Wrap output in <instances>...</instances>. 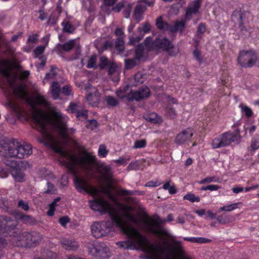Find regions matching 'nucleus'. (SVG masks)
<instances>
[{
    "label": "nucleus",
    "instance_id": "1",
    "mask_svg": "<svg viewBox=\"0 0 259 259\" xmlns=\"http://www.w3.org/2000/svg\"><path fill=\"white\" fill-rule=\"evenodd\" d=\"M13 91L18 97L22 100H25L26 102L30 105L33 109L32 114L33 121L36 125H39L42 130L45 131L47 123L51 121L50 116L45 111L36 107V106L38 104L48 105V102L44 97L38 94L35 98V100L31 98H27L28 94L26 90V85L23 83L20 84L17 87L14 88Z\"/></svg>",
    "mask_w": 259,
    "mask_h": 259
},
{
    "label": "nucleus",
    "instance_id": "2",
    "mask_svg": "<svg viewBox=\"0 0 259 259\" xmlns=\"http://www.w3.org/2000/svg\"><path fill=\"white\" fill-rule=\"evenodd\" d=\"M173 219V216L171 213L168 214L166 220H162L158 215H154L152 218H149V221L145 222V225L148 232L158 237H160L165 233L162 224L166 221L171 222Z\"/></svg>",
    "mask_w": 259,
    "mask_h": 259
},
{
    "label": "nucleus",
    "instance_id": "3",
    "mask_svg": "<svg viewBox=\"0 0 259 259\" xmlns=\"http://www.w3.org/2000/svg\"><path fill=\"white\" fill-rule=\"evenodd\" d=\"M21 239L17 240L18 246L31 248L38 245L44 239L43 235L36 231L24 232L21 235Z\"/></svg>",
    "mask_w": 259,
    "mask_h": 259
},
{
    "label": "nucleus",
    "instance_id": "4",
    "mask_svg": "<svg viewBox=\"0 0 259 259\" xmlns=\"http://www.w3.org/2000/svg\"><path fill=\"white\" fill-rule=\"evenodd\" d=\"M241 138L240 130L237 128L233 133L227 132L223 133L221 137L215 138L212 141V146L215 149L228 146L232 142L239 144L241 141Z\"/></svg>",
    "mask_w": 259,
    "mask_h": 259
},
{
    "label": "nucleus",
    "instance_id": "5",
    "mask_svg": "<svg viewBox=\"0 0 259 259\" xmlns=\"http://www.w3.org/2000/svg\"><path fill=\"white\" fill-rule=\"evenodd\" d=\"M257 60V56L252 50H241L237 57L238 64L243 68H251L253 66Z\"/></svg>",
    "mask_w": 259,
    "mask_h": 259
},
{
    "label": "nucleus",
    "instance_id": "6",
    "mask_svg": "<svg viewBox=\"0 0 259 259\" xmlns=\"http://www.w3.org/2000/svg\"><path fill=\"white\" fill-rule=\"evenodd\" d=\"M129 239L126 241L118 242L117 244L121 248L128 249L136 244L143 246L148 242L147 238L137 231L128 235Z\"/></svg>",
    "mask_w": 259,
    "mask_h": 259
},
{
    "label": "nucleus",
    "instance_id": "7",
    "mask_svg": "<svg viewBox=\"0 0 259 259\" xmlns=\"http://www.w3.org/2000/svg\"><path fill=\"white\" fill-rule=\"evenodd\" d=\"M154 44L156 49L162 50L170 56H176L180 52L179 48L174 46L172 42L166 37L162 39L156 38L154 40Z\"/></svg>",
    "mask_w": 259,
    "mask_h": 259
},
{
    "label": "nucleus",
    "instance_id": "8",
    "mask_svg": "<svg viewBox=\"0 0 259 259\" xmlns=\"http://www.w3.org/2000/svg\"><path fill=\"white\" fill-rule=\"evenodd\" d=\"M111 225L110 222H94L91 226V232L95 238L106 236L110 232Z\"/></svg>",
    "mask_w": 259,
    "mask_h": 259
},
{
    "label": "nucleus",
    "instance_id": "9",
    "mask_svg": "<svg viewBox=\"0 0 259 259\" xmlns=\"http://www.w3.org/2000/svg\"><path fill=\"white\" fill-rule=\"evenodd\" d=\"M11 153L12 157L23 159L32 153V146L30 144L22 145L18 142H15L13 152Z\"/></svg>",
    "mask_w": 259,
    "mask_h": 259
},
{
    "label": "nucleus",
    "instance_id": "10",
    "mask_svg": "<svg viewBox=\"0 0 259 259\" xmlns=\"http://www.w3.org/2000/svg\"><path fill=\"white\" fill-rule=\"evenodd\" d=\"M185 255V251L181 242L174 240L171 245V248L167 251L165 250V254L163 255V259H176L175 256L179 258H182Z\"/></svg>",
    "mask_w": 259,
    "mask_h": 259
},
{
    "label": "nucleus",
    "instance_id": "11",
    "mask_svg": "<svg viewBox=\"0 0 259 259\" xmlns=\"http://www.w3.org/2000/svg\"><path fill=\"white\" fill-rule=\"evenodd\" d=\"M150 95V90L147 86H143L136 91L131 90L127 96L128 102H132L134 100L140 102L144 99L148 98Z\"/></svg>",
    "mask_w": 259,
    "mask_h": 259
},
{
    "label": "nucleus",
    "instance_id": "12",
    "mask_svg": "<svg viewBox=\"0 0 259 259\" xmlns=\"http://www.w3.org/2000/svg\"><path fill=\"white\" fill-rule=\"evenodd\" d=\"M18 224V222L16 220L7 217L2 233L9 236H18L20 233L19 229L17 228Z\"/></svg>",
    "mask_w": 259,
    "mask_h": 259
},
{
    "label": "nucleus",
    "instance_id": "13",
    "mask_svg": "<svg viewBox=\"0 0 259 259\" xmlns=\"http://www.w3.org/2000/svg\"><path fill=\"white\" fill-rule=\"evenodd\" d=\"M91 252L98 259H106L110 256L109 249L103 242L93 245Z\"/></svg>",
    "mask_w": 259,
    "mask_h": 259
},
{
    "label": "nucleus",
    "instance_id": "14",
    "mask_svg": "<svg viewBox=\"0 0 259 259\" xmlns=\"http://www.w3.org/2000/svg\"><path fill=\"white\" fill-rule=\"evenodd\" d=\"M245 13L239 8L234 10L231 16V21L238 23V28L241 32L247 31V28L245 26Z\"/></svg>",
    "mask_w": 259,
    "mask_h": 259
},
{
    "label": "nucleus",
    "instance_id": "15",
    "mask_svg": "<svg viewBox=\"0 0 259 259\" xmlns=\"http://www.w3.org/2000/svg\"><path fill=\"white\" fill-rule=\"evenodd\" d=\"M50 118H51L50 117ZM51 121L47 123L46 131L42 130L39 125H37L40 129L43 132L44 134L49 136L48 132H47V125L48 124L52 123L54 127L57 130L60 134V136L64 140H67L68 139V130L67 127L66 123L63 121H59L58 122H54L52 119Z\"/></svg>",
    "mask_w": 259,
    "mask_h": 259
},
{
    "label": "nucleus",
    "instance_id": "16",
    "mask_svg": "<svg viewBox=\"0 0 259 259\" xmlns=\"http://www.w3.org/2000/svg\"><path fill=\"white\" fill-rule=\"evenodd\" d=\"M14 146L15 141L12 142L4 140L0 141V155L3 157L9 156L12 157L11 152H13Z\"/></svg>",
    "mask_w": 259,
    "mask_h": 259
},
{
    "label": "nucleus",
    "instance_id": "17",
    "mask_svg": "<svg viewBox=\"0 0 259 259\" xmlns=\"http://www.w3.org/2000/svg\"><path fill=\"white\" fill-rule=\"evenodd\" d=\"M192 131L191 128L189 127L179 133L175 138L176 143L182 145L190 140L193 135Z\"/></svg>",
    "mask_w": 259,
    "mask_h": 259
},
{
    "label": "nucleus",
    "instance_id": "18",
    "mask_svg": "<svg viewBox=\"0 0 259 259\" xmlns=\"http://www.w3.org/2000/svg\"><path fill=\"white\" fill-rule=\"evenodd\" d=\"M91 208L95 211L106 212L109 203L103 199H98L90 201Z\"/></svg>",
    "mask_w": 259,
    "mask_h": 259
},
{
    "label": "nucleus",
    "instance_id": "19",
    "mask_svg": "<svg viewBox=\"0 0 259 259\" xmlns=\"http://www.w3.org/2000/svg\"><path fill=\"white\" fill-rule=\"evenodd\" d=\"M86 99L93 107H97L100 101V94L98 89L93 88V92L87 95Z\"/></svg>",
    "mask_w": 259,
    "mask_h": 259
},
{
    "label": "nucleus",
    "instance_id": "20",
    "mask_svg": "<svg viewBox=\"0 0 259 259\" xmlns=\"http://www.w3.org/2000/svg\"><path fill=\"white\" fill-rule=\"evenodd\" d=\"M11 174L16 182L23 183L26 181L25 174L19 166L13 167Z\"/></svg>",
    "mask_w": 259,
    "mask_h": 259
},
{
    "label": "nucleus",
    "instance_id": "21",
    "mask_svg": "<svg viewBox=\"0 0 259 259\" xmlns=\"http://www.w3.org/2000/svg\"><path fill=\"white\" fill-rule=\"evenodd\" d=\"M75 45V39H71L64 44H58L55 47V50L58 53H61L62 52H68L73 48Z\"/></svg>",
    "mask_w": 259,
    "mask_h": 259
},
{
    "label": "nucleus",
    "instance_id": "22",
    "mask_svg": "<svg viewBox=\"0 0 259 259\" xmlns=\"http://www.w3.org/2000/svg\"><path fill=\"white\" fill-rule=\"evenodd\" d=\"M0 73L8 79L11 77L10 62L8 60L0 61Z\"/></svg>",
    "mask_w": 259,
    "mask_h": 259
},
{
    "label": "nucleus",
    "instance_id": "23",
    "mask_svg": "<svg viewBox=\"0 0 259 259\" xmlns=\"http://www.w3.org/2000/svg\"><path fill=\"white\" fill-rule=\"evenodd\" d=\"M16 217L24 223L28 225H32L36 223V220L35 218L29 215L25 214L21 212H18Z\"/></svg>",
    "mask_w": 259,
    "mask_h": 259
},
{
    "label": "nucleus",
    "instance_id": "24",
    "mask_svg": "<svg viewBox=\"0 0 259 259\" xmlns=\"http://www.w3.org/2000/svg\"><path fill=\"white\" fill-rule=\"evenodd\" d=\"M74 182L75 188L78 191L83 190L87 193L88 192V187L89 184L86 180L79 178H75L74 180Z\"/></svg>",
    "mask_w": 259,
    "mask_h": 259
},
{
    "label": "nucleus",
    "instance_id": "25",
    "mask_svg": "<svg viewBox=\"0 0 259 259\" xmlns=\"http://www.w3.org/2000/svg\"><path fill=\"white\" fill-rule=\"evenodd\" d=\"M147 10V7L142 4H138L134 10V18L139 22L143 19V15Z\"/></svg>",
    "mask_w": 259,
    "mask_h": 259
},
{
    "label": "nucleus",
    "instance_id": "26",
    "mask_svg": "<svg viewBox=\"0 0 259 259\" xmlns=\"http://www.w3.org/2000/svg\"><path fill=\"white\" fill-rule=\"evenodd\" d=\"M96 157L92 156L89 152H87L84 157L81 158L79 163L84 167H87L88 164L93 163L96 161Z\"/></svg>",
    "mask_w": 259,
    "mask_h": 259
},
{
    "label": "nucleus",
    "instance_id": "27",
    "mask_svg": "<svg viewBox=\"0 0 259 259\" xmlns=\"http://www.w3.org/2000/svg\"><path fill=\"white\" fill-rule=\"evenodd\" d=\"M99 168L101 171L104 172L103 177L105 180L109 181L112 179L111 168L109 166L101 164L99 166Z\"/></svg>",
    "mask_w": 259,
    "mask_h": 259
},
{
    "label": "nucleus",
    "instance_id": "28",
    "mask_svg": "<svg viewBox=\"0 0 259 259\" xmlns=\"http://www.w3.org/2000/svg\"><path fill=\"white\" fill-rule=\"evenodd\" d=\"M145 119L148 122L152 123H160L162 122L161 116H158L155 113H152L146 115Z\"/></svg>",
    "mask_w": 259,
    "mask_h": 259
},
{
    "label": "nucleus",
    "instance_id": "29",
    "mask_svg": "<svg viewBox=\"0 0 259 259\" xmlns=\"http://www.w3.org/2000/svg\"><path fill=\"white\" fill-rule=\"evenodd\" d=\"M217 220L220 224L225 225L233 222L235 218L233 216L223 214L217 217Z\"/></svg>",
    "mask_w": 259,
    "mask_h": 259
},
{
    "label": "nucleus",
    "instance_id": "30",
    "mask_svg": "<svg viewBox=\"0 0 259 259\" xmlns=\"http://www.w3.org/2000/svg\"><path fill=\"white\" fill-rule=\"evenodd\" d=\"M122 209L124 212V215L126 219L134 223H137V220L135 218V217L128 213L133 210L132 207L126 205H123Z\"/></svg>",
    "mask_w": 259,
    "mask_h": 259
},
{
    "label": "nucleus",
    "instance_id": "31",
    "mask_svg": "<svg viewBox=\"0 0 259 259\" xmlns=\"http://www.w3.org/2000/svg\"><path fill=\"white\" fill-rule=\"evenodd\" d=\"M130 88V85L126 84L125 87L123 88V89H120L119 90L117 91L116 92L117 96L121 99L126 98L127 101H128L127 96L129 95V93H127V92Z\"/></svg>",
    "mask_w": 259,
    "mask_h": 259
},
{
    "label": "nucleus",
    "instance_id": "32",
    "mask_svg": "<svg viewBox=\"0 0 259 259\" xmlns=\"http://www.w3.org/2000/svg\"><path fill=\"white\" fill-rule=\"evenodd\" d=\"M156 26L157 28L161 30H165L169 29V25L163 21L162 16H159L156 20Z\"/></svg>",
    "mask_w": 259,
    "mask_h": 259
},
{
    "label": "nucleus",
    "instance_id": "33",
    "mask_svg": "<svg viewBox=\"0 0 259 259\" xmlns=\"http://www.w3.org/2000/svg\"><path fill=\"white\" fill-rule=\"evenodd\" d=\"M61 24L63 26L62 31L63 32L73 33L75 31L74 26L68 21H64Z\"/></svg>",
    "mask_w": 259,
    "mask_h": 259
},
{
    "label": "nucleus",
    "instance_id": "34",
    "mask_svg": "<svg viewBox=\"0 0 259 259\" xmlns=\"http://www.w3.org/2000/svg\"><path fill=\"white\" fill-rule=\"evenodd\" d=\"M151 249L156 251L158 252L157 256L163 258V255L165 254V249H164L160 245H157L155 244H151L150 245Z\"/></svg>",
    "mask_w": 259,
    "mask_h": 259
},
{
    "label": "nucleus",
    "instance_id": "35",
    "mask_svg": "<svg viewBox=\"0 0 259 259\" xmlns=\"http://www.w3.org/2000/svg\"><path fill=\"white\" fill-rule=\"evenodd\" d=\"M184 240L185 241H188L194 243H205L210 242V240L207 238H205L203 237H185L184 238Z\"/></svg>",
    "mask_w": 259,
    "mask_h": 259
},
{
    "label": "nucleus",
    "instance_id": "36",
    "mask_svg": "<svg viewBox=\"0 0 259 259\" xmlns=\"http://www.w3.org/2000/svg\"><path fill=\"white\" fill-rule=\"evenodd\" d=\"M144 47L142 44L137 45L135 51V58L140 60L144 56Z\"/></svg>",
    "mask_w": 259,
    "mask_h": 259
},
{
    "label": "nucleus",
    "instance_id": "37",
    "mask_svg": "<svg viewBox=\"0 0 259 259\" xmlns=\"http://www.w3.org/2000/svg\"><path fill=\"white\" fill-rule=\"evenodd\" d=\"M165 116L170 119H175L177 116V112L175 109L171 106H167L165 109Z\"/></svg>",
    "mask_w": 259,
    "mask_h": 259
},
{
    "label": "nucleus",
    "instance_id": "38",
    "mask_svg": "<svg viewBox=\"0 0 259 259\" xmlns=\"http://www.w3.org/2000/svg\"><path fill=\"white\" fill-rule=\"evenodd\" d=\"M115 48L119 52L121 53L124 50V42L122 37H118L115 43Z\"/></svg>",
    "mask_w": 259,
    "mask_h": 259
},
{
    "label": "nucleus",
    "instance_id": "39",
    "mask_svg": "<svg viewBox=\"0 0 259 259\" xmlns=\"http://www.w3.org/2000/svg\"><path fill=\"white\" fill-rule=\"evenodd\" d=\"M186 27V20H182L181 21H177L175 23L174 28L172 31H176L179 30L181 33L183 32Z\"/></svg>",
    "mask_w": 259,
    "mask_h": 259
},
{
    "label": "nucleus",
    "instance_id": "40",
    "mask_svg": "<svg viewBox=\"0 0 259 259\" xmlns=\"http://www.w3.org/2000/svg\"><path fill=\"white\" fill-rule=\"evenodd\" d=\"M137 59L135 58L133 59H125L124 68L127 70H130L135 67L137 64Z\"/></svg>",
    "mask_w": 259,
    "mask_h": 259
},
{
    "label": "nucleus",
    "instance_id": "41",
    "mask_svg": "<svg viewBox=\"0 0 259 259\" xmlns=\"http://www.w3.org/2000/svg\"><path fill=\"white\" fill-rule=\"evenodd\" d=\"M143 44L146 48L147 51H151L155 49L154 40H152V37H148L144 41Z\"/></svg>",
    "mask_w": 259,
    "mask_h": 259
},
{
    "label": "nucleus",
    "instance_id": "42",
    "mask_svg": "<svg viewBox=\"0 0 259 259\" xmlns=\"http://www.w3.org/2000/svg\"><path fill=\"white\" fill-rule=\"evenodd\" d=\"M51 148L54 151V152L60 154L63 157H66L68 154V153L61 146L53 145L51 146Z\"/></svg>",
    "mask_w": 259,
    "mask_h": 259
},
{
    "label": "nucleus",
    "instance_id": "43",
    "mask_svg": "<svg viewBox=\"0 0 259 259\" xmlns=\"http://www.w3.org/2000/svg\"><path fill=\"white\" fill-rule=\"evenodd\" d=\"M110 62H109L107 57L103 56L100 57L99 63V67L101 70H104L109 65Z\"/></svg>",
    "mask_w": 259,
    "mask_h": 259
},
{
    "label": "nucleus",
    "instance_id": "44",
    "mask_svg": "<svg viewBox=\"0 0 259 259\" xmlns=\"http://www.w3.org/2000/svg\"><path fill=\"white\" fill-rule=\"evenodd\" d=\"M97 61V56L96 55H93L89 58L87 67L88 68H95L96 69L97 66L96 65Z\"/></svg>",
    "mask_w": 259,
    "mask_h": 259
},
{
    "label": "nucleus",
    "instance_id": "45",
    "mask_svg": "<svg viewBox=\"0 0 259 259\" xmlns=\"http://www.w3.org/2000/svg\"><path fill=\"white\" fill-rule=\"evenodd\" d=\"M183 199L184 200H188L190 201L191 202H198L200 201V200L199 197L196 196L194 194L191 193H187L184 196Z\"/></svg>",
    "mask_w": 259,
    "mask_h": 259
},
{
    "label": "nucleus",
    "instance_id": "46",
    "mask_svg": "<svg viewBox=\"0 0 259 259\" xmlns=\"http://www.w3.org/2000/svg\"><path fill=\"white\" fill-rule=\"evenodd\" d=\"M240 107L241 108L242 112L244 113L246 117L249 118L252 116L253 112L249 107L243 105H240Z\"/></svg>",
    "mask_w": 259,
    "mask_h": 259
},
{
    "label": "nucleus",
    "instance_id": "47",
    "mask_svg": "<svg viewBox=\"0 0 259 259\" xmlns=\"http://www.w3.org/2000/svg\"><path fill=\"white\" fill-rule=\"evenodd\" d=\"M206 30V26L205 23H200L198 27L197 30V35L199 38H201L202 35L205 33Z\"/></svg>",
    "mask_w": 259,
    "mask_h": 259
},
{
    "label": "nucleus",
    "instance_id": "48",
    "mask_svg": "<svg viewBox=\"0 0 259 259\" xmlns=\"http://www.w3.org/2000/svg\"><path fill=\"white\" fill-rule=\"evenodd\" d=\"M60 92V88L57 81H54L52 85V94L58 97Z\"/></svg>",
    "mask_w": 259,
    "mask_h": 259
},
{
    "label": "nucleus",
    "instance_id": "49",
    "mask_svg": "<svg viewBox=\"0 0 259 259\" xmlns=\"http://www.w3.org/2000/svg\"><path fill=\"white\" fill-rule=\"evenodd\" d=\"M110 217L112 223L118 227H122V223L119 216L117 214L110 213Z\"/></svg>",
    "mask_w": 259,
    "mask_h": 259
},
{
    "label": "nucleus",
    "instance_id": "50",
    "mask_svg": "<svg viewBox=\"0 0 259 259\" xmlns=\"http://www.w3.org/2000/svg\"><path fill=\"white\" fill-rule=\"evenodd\" d=\"M109 150L106 149V146L104 144H101L99 146L98 150V155L100 157H105L107 155Z\"/></svg>",
    "mask_w": 259,
    "mask_h": 259
},
{
    "label": "nucleus",
    "instance_id": "51",
    "mask_svg": "<svg viewBox=\"0 0 259 259\" xmlns=\"http://www.w3.org/2000/svg\"><path fill=\"white\" fill-rule=\"evenodd\" d=\"M151 30V25L149 23V22H146L143 24V27H140L138 28V31L142 34V32H143V35L149 32Z\"/></svg>",
    "mask_w": 259,
    "mask_h": 259
},
{
    "label": "nucleus",
    "instance_id": "52",
    "mask_svg": "<svg viewBox=\"0 0 259 259\" xmlns=\"http://www.w3.org/2000/svg\"><path fill=\"white\" fill-rule=\"evenodd\" d=\"M117 193L120 196H128L132 195L139 194L138 191H131L126 189L118 190Z\"/></svg>",
    "mask_w": 259,
    "mask_h": 259
},
{
    "label": "nucleus",
    "instance_id": "53",
    "mask_svg": "<svg viewBox=\"0 0 259 259\" xmlns=\"http://www.w3.org/2000/svg\"><path fill=\"white\" fill-rule=\"evenodd\" d=\"M106 102L108 105L112 107H115L118 104V100L111 96L106 97Z\"/></svg>",
    "mask_w": 259,
    "mask_h": 259
},
{
    "label": "nucleus",
    "instance_id": "54",
    "mask_svg": "<svg viewBox=\"0 0 259 259\" xmlns=\"http://www.w3.org/2000/svg\"><path fill=\"white\" fill-rule=\"evenodd\" d=\"M145 76L146 75L145 74L142 73L141 72H138L135 75V80L139 83H142L145 81Z\"/></svg>",
    "mask_w": 259,
    "mask_h": 259
},
{
    "label": "nucleus",
    "instance_id": "55",
    "mask_svg": "<svg viewBox=\"0 0 259 259\" xmlns=\"http://www.w3.org/2000/svg\"><path fill=\"white\" fill-rule=\"evenodd\" d=\"M221 187L220 186L218 185H209L206 186H202L201 188V190L203 191H206V190H209V191H216L218 189H220Z\"/></svg>",
    "mask_w": 259,
    "mask_h": 259
},
{
    "label": "nucleus",
    "instance_id": "56",
    "mask_svg": "<svg viewBox=\"0 0 259 259\" xmlns=\"http://www.w3.org/2000/svg\"><path fill=\"white\" fill-rule=\"evenodd\" d=\"M146 145V141L144 139L137 140L135 142L134 148L135 149L144 148Z\"/></svg>",
    "mask_w": 259,
    "mask_h": 259
},
{
    "label": "nucleus",
    "instance_id": "57",
    "mask_svg": "<svg viewBox=\"0 0 259 259\" xmlns=\"http://www.w3.org/2000/svg\"><path fill=\"white\" fill-rule=\"evenodd\" d=\"M108 68V73L109 75H112L115 72L117 68L116 64L113 62H110L109 65L107 66Z\"/></svg>",
    "mask_w": 259,
    "mask_h": 259
},
{
    "label": "nucleus",
    "instance_id": "58",
    "mask_svg": "<svg viewBox=\"0 0 259 259\" xmlns=\"http://www.w3.org/2000/svg\"><path fill=\"white\" fill-rule=\"evenodd\" d=\"M198 11L196 9H194V7H188L187 8L186 12V16L189 19L192 17L193 14H196Z\"/></svg>",
    "mask_w": 259,
    "mask_h": 259
},
{
    "label": "nucleus",
    "instance_id": "59",
    "mask_svg": "<svg viewBox=\"0 0 259 259\" xmlns=\"http://www.w3.org/2000/svg\"><path fill=\"white\" fill-rule=\"evenodd\" d=\"M250 148L251 150L254 151L259 148V141L255 138H252L251 141Z\"/></svg>",
    "mask_w": 259,
    "mask_h": 259
},
{
    "label": "nucleus",
    "instance_id": "60",
    "mask_svg": "<svg viewBox=\"0 0 259 259\" xmlns=\"http://www.w3.org/2000/svg\"><path fill=\"white\" fill-rule=\"evenodd\" d=\"M18 206L24 211H28L29 209V206L28 203L22 200L18 201Z\"/></svg>",
    "mask_w": 259,
    "mask_h": 259
},
{
    "label": "nucleus",
    "instance_id": "61",
    "mask_svg": "<svg viewBox=\"0 0 259 259\" xmlns=\"http://www.w3.org/2000/svg\"><path fill=\"white\" fill-rule=\"evenodd\" d=\"M45 49V47L42 46H39L36 47L33 51L35 57H37L39 55L42 54L44 52Z\"/></svg>",
    "mask_w": 259,
    "mask_h": 259
},
{
    "label": "nucleus",
    "instance_id": "62",
    "mask_svg": "<svg viewBox=\"0 0 259 259\" xmlns=\"http://www.w3.org/2000/svg\"><path fill=\"white\" fill-rule=\"evenodd\" d=\"M43 2V6L39 10L38 12L40 13L39 19L41 20H44L47 18V14L44 11V5L46 4V0H42Z\"/></svg>",
    "mask_w": 259,
    "mask_h": 259
},
{
    "label": "nucleus",
    "instance_id": "63",
    "mask_svg": "<svg viewBox=\"0 0 259 259\" xmlns=\"http://www.w3.org/2000/svg\"><path fill=\"white\" fill-rule=\"evenodd\" d=\"M140 164L137 161L131 162L127 167V170H138L139 168Z\"/></svg>",
    "mask_w": 259,
    "mask_h": 259
},
{
    "label": "nucleus",
    "instance_id": "64",
    "mask_svg": "<svg viewBox=\"0 0 259 259\" xmlns=\"http://www.w3.org/2000/svg\"><path fill=\"white\" fill-rule=\"evenodd\" d=\"M70 221V219L68 216L62 217L59 219V223L63 227H65Z\"/></svg>",
    "mask_w": 259,
    "mask_h": 259
}]
</instances>
